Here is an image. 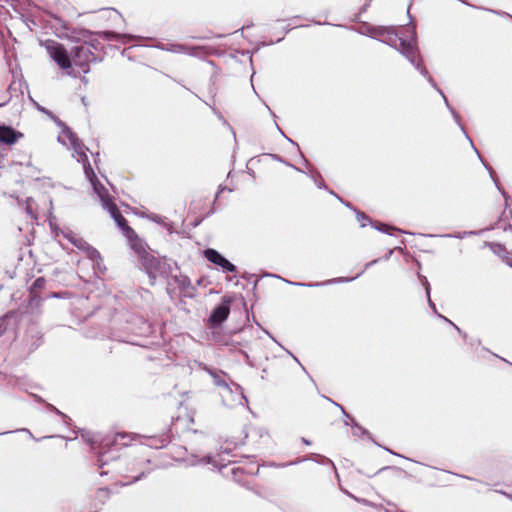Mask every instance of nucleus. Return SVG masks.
I'll list each match as a JSON object with an SVG mask.
<instances>
[{"label":"nucleus","mask_w":512,"mask_h":512,"mask_svg":"<svg viewBox=\"0 0 512 512\" xmlns=\"http://www.w3.org/2000/svg\"><path fill=\"white\" fill-rule=\"evenodd\" d=\"M104 454L101 455V458L99 459L100 462H102V465L106 464V462L103 460Z\"/></svg>","instance_id":"nucleus-24"},{"label":"nucleus","mask_w":512,"mask_h":512,"mask_svg":"<svg viewBox=\"0 0 512 512\" xmlns=\"http://www.w3.org/2000/svg\"><path fill=\"white\" fill-rule=\"evenodd\" d=\"M22 431L26 432V433L29 435V437H31V438H33V439H34V437H33L32 433H31L29 430H27V429H23Z\"/></svg>","instance_id":"nucleus-23"},{"label":"nucleus","mask_w":512,"mask_h":512,"mask_svg":"<svg viewBox=\"0 0 512 512\" xmlns=\"http://www.w3.org/2000/svg\"><path fill=\"white\" fill-rule=\"evenodd\" d=\"M304 161V164H305V167L307 168L308 172L311 176V178L314 180V182L316 183V185L319 187V188H322L323 185L321 182H318L317 181V177L320 176L318 173H316L314 171V169L310 166V164L308 163V161L306 159L303 160Z\"/></svg>","instance_id":"nucleus-14"},{"label":"nucleus","mask_w":512,"mask_h":512,"mask_svg":"<svg viewBox=\"0 0 512 512\" xmlns=\"http://www.w3.org/2000/svg\"><path fill=\"white\" fill-rule=\"evenodd\" d=\"M357 220L360 222L361 227H365L366 222L368 221V218L364 214L358 212Z\"/></svg>","instance_id":"nucleus-16"},{"label":"nucleus","mask_w":512,"mask_h":512,"mask_svg":"<svg viewBox=\"0 0 512 512\" xmlns=\"http://www.w3.org/2000/svg\"><path fill=\"white\" fill-rule=\"evenodd\" d=\"M370 37L380 39V41L397 48V50L413 65L420 71V73L427 77L428 81L431 85L440 93L443 97L444 102L450 112L452 113L455 121L460 124L459 115L455 112V110L449 105L448 100L442 90L437 87L434 80L431 76H429L426 68L422 67L420 62L418 61V48H417V38L414 26H406L400 28L398 31L388 27H368L367 31L364 32ZM462 130L463 127L460 126ZM465 133V131H463Z\"/></svg>","instance_id":"nucleus-1"},{"label":"nucleus","mask_w":512,"mask_h":512,"mask_svg":"<svg viewBox=\"0 0 512 512\" xmlns=\"http://www.w3.org/2000/svg\"><path fill=\"white\" fill-rule=\"evenodd\" d=\"M360 430H361V428H360V427H355V428H353V434H354V435H358V433H359V431H360Z\"/></svg>","instance_id":"nucleus-22"},{"label":"nucleus","mask_w":512,"mask_h":512,"mask_svg":"<svg viewBox=\"0 0 512 512\" xmlns=\"http://www.w3.org/2000/svg\"><path fill=\"white\" fill-rule=\"evenodd\" d=\"M183 284L187 283V284H190V281L188 280V278H185L183 281H182Z\"/></svg>","instance_id":"nucleus-25"},{"label":"nucleus","mask_w":512,"mask_h":512,"mask_svg":"<svg viewBox=\"0 0 512 512\" xmlns=\"http://www.w3.org/2000/svg\"><path fill=\"white\" fill-rule=\"evenodd\" d=\"M65 237H67V239L78 249L83 250L92 261H96L97 259L100 258V255L97 250L89 246V244L86 241H84L82 238L78 237L74 233L69 232L65 234Z\"/></svg>","instance_id":"nucleus-8"},{"label":"nucleus","mask_w":512,"mask_h":512,"mask_svg":"<svg viewBox=\"0 0 512 512\" xmlns=\"http://www.w3.org/2000/svg\"><path fill=\"white\" fill-rule=\"evenodd\" d=\"M184 50L185 49L182 46H174V48L171 49V51L176 52V53H182V52H184Z\"/></svg>","instance_id":"nucleus-20"},{"label":"nucleus","mask_w":512,"mask_h":512,"mask_svg":"<svg viewBox=\"0 0 512 512\" xmlns=\"http://www.w3.org/2000/svg\"><path fill=\"white\" fill-rule=\"evenodd\" d=\"M23 137V134L16 131L10 126L0 125V142L6 145H13L19 139Z\"/></svg>","instance_id":"nucleus-9"},{"label":"nucleus","mask_w":512,"mask_h":512,"mask_svg":"<svg viewBox=\"0 0 512 512\" xmlns=\"http://www.w3.org/2000/svg\"><path fill=\"white\" fill-rule=\"evenodd\" d=\"M211 376L214 379V383L222 389V391L220 392V395L222 397L223 403L226 406L234 407L236 405H242L243 401H246V397L243 394V392H237L236 399L233 401H230L227 396H228V394L233 393V389L224 380H222L220 378V376H218L217 374L211 372Z\"/></svg>","instance_id":"nucleus-6"},{"label":"nucleus","mask_w":512,"mask_h":512,"mask_svg":"<svg viewBox=\"0 0 512 512\" xmlns=\"http://www.w3.org/2000/svg\"><path fill=\"white\" fill-rule=\"evenodd\" d=\"M149 261H150V265L147 266L148 272L150 275H153L155 277L158 272V269H157L158 262L154 258H151Z\"/></svg>","instance_id":"nucleus-15"},{"label":"nucleus","mask_w":512,"mask_h":512,"mask_svg":"<svg viewBox=\"0 0 512 512\" xmlns=\"http://www.w3.org/2000/svg\"><path fill=\"white\" fill-rule=\"evenodd\" d=\"M468 141L470 142V144H473V141L471 138L468 137Z\"/></svg>","instance_id":"nucleus-29"},{"label":"nucleus","mask_w":512,"mask_h":512,"mask_svg":"<svg viewBox=\"0 0 512 512\" xmlns=\"http://www.w3.org/2000/svg\"><path fill=\"white\" fill-rule=\"evenodd\" d=\"M468 141L470 142V144H473V141L471 138L468 137Z\"/></svg>","instance_id":"nucleus-30"},{"label":"nucleus","mask_w":512,"mask_h":512,"mask_svg":"<svg viewBox=\"0 0 512 512\" xmlns=\"http://www.w3.org/2000/svg\"><path fill=\"white\" fill-rule=\"evenodd\" d=\"M58 141L67 148H71L75 151L78 162L84 163L88 161L83 145L79 143L78 139L69 128L62 126V130L58 135Z\"/></svg>","instance_id":"nucleus-4"},{"label":"nucleus","mask_w":512,"mask_h":512,"mask_svg":"<svg viewBox=\"0 0 512 512\" xmlns=\"http://www.w3.org/2000/svg\"><path fill=\"white\" fill-rule=\"evenodd\" d=\"M82 164L86 178L90 181L94 193L98 196L99 200L101 201L102 207L110 213L111 217L115 220L117 226L122 229L124 235L130 241L132 248L137 253H141L143 250V245L140 239L137 237L135 232L127 225L125 218L118 212L116 205L111 202V199L108 196L106 188L97 180L96 175L91 166L89 165L88 161Z\"/></svg>","instance_id":"nucleus-2"},{"label":"nucleus","mask_w":512,"mask_h":512,"mask_svg":"<svg viewBox=\"0 0 512 512\" xmlns=\"http://www.w3.org/2000/svg\"><path fill=\"white\" fill-rule=\"evenodd\" d=\"M439 316H440L441 318H443L445 321H447V322L451 323V321H450V320H448V318H445V317H444V316H442V315H439Z\"/></svg>","instance_id":"nucleus-26"},{"label":"nucleus","mask_w":512,"mask_h":512,"mask_svg":"<svg viewBox=\"0 0 512 512\" xmlns=\"http://www.w3.org/2000/svg\"><path fill=\"white\" fill-rule=\"evenodd\" d=\"M237 392H242V389H241V387H240V386L235 385V389H233V393H232V394H228V396H227V397H228V399H229L230 401L235 400V399H236V393H237Z\"/></svg>","instance_id":"nucleus-17"},{"label":"nucleus","mask_w":512,"mask_h":512,"mask_svg":"<svg viewBox=\"0 0 512 512\" xmlns=\"http://www.w3.org/2000/svg\"><path fill=\"white\" fill-rule=\"evenodd\" d=\"M45 48L49 57L59 66L60 69L66 71L67 75L76 77V70L72 69L71 57L66 48L54 40H46L41 43Z\"/></svg>","instance_id":"nucleus-3"},{"label":"nucleus","mask_w":512,"mask_h":512,"mask_svg":"<svg viewBox=\"0 0 512 512\" xmlns=\"http://www.w3.org/2000/svg\"><path fill=\"white\" fill-rule=\"evenodd\" d=\"M419 278H420V281H421L422 285L425 287V291H426V295H427V298H428L429 306L436 312L435 304L432 302V300L430 298V285L428 283V280H427L426 277H422V276H419Z\"/></svg>","instance_id":"nucleus-13"},{"label":"nucleus","mask_w":512,"mask_h":512,"mask_svg":"<svg viewBox=\"0 0 512 512\" xmlns=\"http://www.w3.org/2000/svg\"><path fill=\"white\" fill-rule=\"evenodd\" d=\"M204 257L211 263L217 265L222 269L223 272H234L236 267L218 251L212 248H208L203 252Z\"/></svg>","instance_id":"nucleus-7"},{"label":"nucleus","mask_w":512,"mask_h":512,"mask_svg":"<svg viewBox=\"0 0 512 512\" xmlns=\"http://www.w3.org/2000/svg\"><path fill=\"white\" fill-rule=\"evenodd\" d=\"M131 437L126 433H117L114 435L113 440L106 439L104 446L113 445L114 447H124L129 444Z\"/></svg>","instance_id":"nucleus-11"},{"label":"nucleus","mask_w":512,"mask_h":512,"mask_svg":"<svg viewBox=\"0 0 512 512\" xmlns=\"http://www.w3.org/2000/svg\"><path fill=\"white\" fill-rule=\"evenodd\" d=\"M375 228L379 231H382V232H385V233H390L391 230H393L392 227H388L387 225L385 224H379L377 226H375Z\"/></svg>","instance_id":"nucleus-18"},{"label":"nucleus","mask_w":512,"mask_h":512,"mask_svg":"<svg viewBox=\"0 0 512 512\" xmlns=\"http://www.w3.org/2000/svg\"><path fill=\"white\" fill-rule=\"evenodd\" d=\"M83 437L86 439L87 442H90V443H94L95 442L93 437H91L89 435H87V436L83 435Z\"/></svg>","instance_id":"nucleus-21"},{"label":"nucleus","mask_w":512,"mask_h":512,"mask_svg":"<svg viewBox=\"0 0 512 512\" xmlns=\"http://www.w3.org/2000/svg\"><path fill=\"white\" fill-rule=\"evenodd\" d=\"M199 463L212 464L213 462H212L211 456H207L204 459L199 460V461H192L191 462L192 465H196V464H199Z\"/></svg>","instance_id":"nucleus-19"},{"label":"nucleus","mask_w":512,"mask_h":512,"mask_svg":"<svg viewBox=\"0 0 512 512\" xmlns=\"http://www.w3.org/2000/svg\"><path fill=\"white\" fill-rule=\"evenodd\" d=\"M468 141L470 142V144H473V141L471 138L468 137Z\"/></svg>","instance_id":"nucleus-28"},{"label":"nucleus","mask_w":512,"mask_h":512,"mask_svg":"<svg viewBox=\"0 0 512 512\" xmlns=\"http://www.w3.org/2000/svg\"><path fill=\"white\" fill-rule=\"evenodd\" d=\"M228 315L229 307L227 305H219L213 310L210 321L214 324H220L227 319Z\"/></svg>","instance_id":"nucleus-10"},{"label":"nucleus","mask_w":512,"mask_h":512,"mask_svg":"<svg viewBox=\"0 0 512 512\" xmlns=\"http://www.w3.org/2000/svg\"><path fill=\"white\" fill-rule=\"evenodd\" d=\"M93 59V54L90 51V48L87 46H78L72 52V69L80 68V71H76V75L80 72L88 73L89 72V63Z\"/></svg>","instance_id":"nucleus-5"},{"label":"nucleus","mask_w":512,"mask_h":512,"mask_svg":"<svg viewBox=\"0 0 512 512\" xmlns=\"http://www.w3.org/2000/svg\"><path fill=\"white\" fill-rule=\"evenodd\" d=\"M354 278H351V280H353ZM343 281H350V279H343V278H338V279H333V280H329V281H326V282H322V283H300V282H291V281H287V283L291 284V285H295V286H306V287H317V286H322V285H326V284H329V283H336V282H343Z\"/></svg>","instance_id":"nucleus-12"},{"label":"nucleus","mask_w":512,"mask_h":512,"mask_svg":"<svg viewBox=\"0 0 512 512\" xmlns=\"http://www.w3.org/2000/svg\"><path fill=\"white\" fill-rule=\"evenodd\" d=\"M376 262V260L370 262V263H367L366 267H369L370 265L374 264Z\"/></svg>","instance_id":"nucleus-27"}]
</instances>
